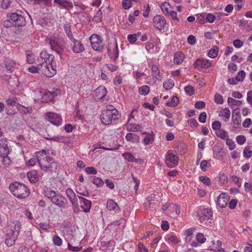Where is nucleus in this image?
<instances>
[{"mask_svg": "<svg viewBox=\"0 0 252 252\" xmlns=\"http://www.w3.org/2000/svg\"><path fill=\"white\" fill-rule=\"evenodd\" d=\"M18 238V234H14L13 232H9L6 235L5 243L8 247H11Z\"/></svg>", "mask_w": 252, "mask_h": 252, "instance_id": "obj_21", "label": "nucleus"}, {"mask_svg": "<svg viewBox=\"0 0 252 252\" xmlns=\"http://www.w3.org/2000/svg\"><path fill=\"white\" fill-rule=\"evenodd\" d=\"M211 62L207 60H204L203 59H198L193 63V66L194 68H197L198 70L202 68H207L211 66Z\"/></svg>", "mask_w": 252, "mask_h": 252, "instance_id": "obj_16", "label": "nucleus"}, {"mask_svg": "<svg viewBox=\"0 0 252 252\" xmlns=\"http://www.w3.org/2000/svg\"><path fill=\"white\" fill-rule=\"evenodd\" d=\"M166 239L169 242L174 244H177L179 242L178 238L176 236L172 234L168 235L166 237Z\"/></svg>", "mask_w": 252, "mask_h": 252, "instance_id": "obj_49", "label": "nucleus"}, {"mask_svg": "<svg viewBox=\"0 0 252 252\" xmlns=\"http://www.w3.org/2000/svg\"><path fill=\"white\" fill-rule=\"evenodd\" d=\"M221 123L219 121H215L212 125V128L215 130H219L221 128Z\"/></svg>", "mask_w": 252, "mask_h": 252, "instance_id": "obj_50", "label": "nucleus"}, {"mask_svg": "<svg viewBox=\"0 0 252 252\" xmlns=\"http://www.w3.org/2000/svg\"><path fill=\"white\" fill-rule=\"evenodd\" d=\"M127 130L129 131H138L139 130L140 126L139 125L128 123L126 125Z\"/></svg>", "mask_w": 252, "mask_h": 252, "instance_id": "obj_31", "label": "nucleus"}, {"mask_svg": "<svg viewBox=\"0 0 252 252\" xmlns=\"http://www.w3.org/2000/svg\"><path fill=\"white\" fill-rule=\"evenodd\" d=\"M211 166L210 163L206 160H203L200 163V168L203 171H206L208 167Z\"/></svg>", "mask_w": 252, "mask_h": 252, "instance_id": "obj_42", "label": "nucleus"}, {"mask_svg": "<svg viewBox=\"0 0 252 252\" xmlns=\"http://www.w3.org/2000/svg\"><path fill=\"white\" fill-rule=\"evenodd\" d=\"M73 43L72 50L74 53H80L85 50L84 46L80 41L77 39L73 40Z\"/></svg>", "mask_w": 252, "mask_h": 252, "instance_id": "obj_23", "label": "nucleus"}, {"mask_svg": "<svg viewBox=\"0 0 252 252\" xmlns=\"http://www.w3.org/2000/svg\"><path fill=\"white\" fill-rule=\"evenodd\" d=\"M244 156L246 158H250L252 156V151L248 147H246L243 151Z\"/></svg>", "mask_w": 252, "mask_h": 252, "instance_id": "obj_57", "label": "nucleus"}, {"mask_svg": "<svg viewBox=\"0 0 252 252\" xmlns=\"http://www.w3.org/2000/svg\"><path fill=\"white\" fill-rule=\"evenodd\" d=\"M58 93L57 92H50L42 89L40 91L41 101L43 103L51 101L54 99V97L57 95Z\"/></svg>", "mask_w": 252, "mask_h": 252, "instance_id": "obj_10", "label": "nucleus"}, {"mask_svg": "<svg viewBox=\"0 0 252 252\" xmlns=\"http://www.w3.org/2000/svg\"><path fill=\"white\" fill-rule=\"evenodd\" d=\"M137 36L136 34H129L127 36V39L130 43L133 44L137 40Z\"/></svg>", "mask_w": 252, "mask_h": 252, "instance_id": "obj_59", "label": "nucleus"}, {"mask_svg": "<svg viewBox=\"0 0 252 252\" xmlns=\"http://www.w3.org/2000/svg\"><path fill=\"white\" fill-rule=\"evenodd\" d=\"M205 15V13H202L198 16L197 20H198V22L200 24H203L206 23V17Z\"/></svg>", "mask_w": 252, "mask_h": 252, "instance_id": "obj_60", "label": "nucleus"}, {"mask_svg": "<svg viewBox=\"0 0 252 252\" xmlns=\"http://www.w3.org/2000/svg\"><path fill=\"white\" fill-rule=\"evenodd\" d=\"M46 119L51 124L55 126H59L62 122L61 116L57 113L48 112L46 114Z\"/></svg>", "mask_w": 252, "mask_h": 252, "instance_id": "obj_11", "label": "nucleus"}, {"mask_svg": "<svg viewBox=\"0 0 252 252\" xmlns=\"http://www.w3.org/2000/svg\"><path fill=\"white\" fill-rule=\"evenodd\" d=\"M11 3V0H2L1 3V6L2 8L6 9L10 7Z\"/></svg>", "mask_w": 252, "mask_h": 252, "instance_id": "obj_52", "label": "nucleus"}, {"mask_svg": "<svg viewBox=\"0 0 252 252\" xmlns=\"http://www.w3.org/2000/svg\"><path fill=\"white\" fill-rule=\"evenodd\" d=\"M229 196L225 193H222L218 196L217 203L220 208H224L227 205Z\"/></svg>", "mask_w": 252, "mask_h": 252, "instance_id": "obj_20", "label": "nucleus"}, {"mask_svg": "<svg viewBox=\"0 0 252 252\" xmlns=\"http://www.w3.org/2000/svg\"><path fill=\"white\" fill-rule=\"evenodd\" d=\"M233 182L238 187H240L242 184V179L237 176H233L232 177Z\"/></svg>", "mask_w": 252, "mask_h": 252, "instance_id": "obj_56", "label": "nucleus"}, {"mask_svg": "<svg viewBox=\"0 0 252 252\" xmlns=\"http://www.w3.org/2000/svg\"><path fill=\"white\" fill-rule=\"evenodd\" d=\"M123 7L125 9L130 8L132 6L131 0H124L122 2Z\"/></svg>", "mask_w": 252, "mask_h": 252, "instance_id": "obj_54", "label": "nucleus"}, {"mask_svg": "<svg viewBox=\"0 0 252 252\" xmlns=\"http://www.w3.org/2000/svg\"><path fill=\"white\" fill-rule=\"evenodd\" d=\"M107 93V90L104 86H99L95 90L94 96L96 99H102L106 96Z\"/></svg>", "mask_w": 252, "mask_h": 252, "instance_id": "obj_18", "label": "nucleus"}, {"mask_svg": "<svg viewBox=\"0 0 252 252\" xmlns=\"http://www.w3.org/2000/svg\"><path fill=\"white\" fill-rule=\"evenodd\" d=\"M198 219L201 223L208 226L212 220L213 213L209 208H203L197 212Z\"/></svg>", "mask_w": 252, "mask_h": 252, "instance_id": "obj_6", "label": "nucleus"}, {"mask_svg": "<svg viewBox=\"0 0 252 252\" xmlns=\"http://www.w3.org/2000/svg\"><path fill=\"white\" fill-rule=\"evenodd\" d=\"M43 74L48 77H53L56 74V70L54 68L50 62L48 63L47 68L43 70Z\"/></svg>", "mask_w": 252, "mask_h": 252, "instance_id": "obj_24", "label": "nucleus"}, {"mask_svg": "<svg viewBox=\"0 0 252 252\" xmlns=\"http://www.w3.org/2000/svg\"><path fill=\"white\" fill-rule=\"evenodd\" d=\"M11 229L9 232H13L14 234H18L19 235L21 230V223L18 221L13 222L11 225Z\"/></svg>", "mask_w": 252, "mask_h": 252, "instance_id": "obj_27", "label": "nucleus"}, {"mask_svg": "<svg viewBox=\"0 0 252 252\" xmlns=\"http://www.w3.org/2000/svg\"><path fill=\"white\" fill-rule=\"evenodd\" d=\"M37 160L40 168L45 172H55L58 169V163L52 157H49L45 150L36 152Z\"/></svg>", "mask_w": 252, "mask_h": 252, "instance_id": "obj_1", "label": "nucleus"}, {"mask_svg": "<svg viewBox=\"0 0 252 252\" xmlns=\"http://www.w3.org/2000/svg\"><path fill=\"white\" fill-rule=\"evenodd\" d=\"M107 208L110 211L113 210L115 212H118L120 211V207L117 203L112 199L107 201Z\"/></svg>", "mask_w": 252, "mask_h": 252, "instance_id": "obj_26", "label": "nucleus"}, {"mask_svg": "<svg viewBox=\"0 0 252 252\" xmlns=\"http://www.w3.org/2000/svg\"><path fill=\"white\" fill-rule=\"evenodd\" d=\"M108 55L110 58L115 61L119 55V51L117 43L116 42L111 43L107 48Z\"/></svg>", "mask_w": 252, "mask_h": 252, "instance_id": "obj_14", "label": "nucleus"}, {"mask_svg": "<svg viewBox=\"0 0 252 252\" xmlns=\"http://www.w3.org/2000/svg\"><path fill=\"white\" fill-rule=\"evenodd\" d=\"M227 103L229 106H240L242 104V102L241 100H237L232 97H228Z\"/></svg>", "mask_w": 252, "mask_h": 252, "instance_id": "obj_36", "label": "nucleus"}, {"mask_svg": "<svg viewBox=\"0 0 252 252\" xmlns=\"http://www.w3.org/2000/svg\"><path fill=\"white\" fill-rule=\"evenodd\" d=\"M44 195L50 201L58 207L65 208L68 205L66 199L62 194L58 193L53 190H48L45 192Z\"/></svg>", "mask_w": 252, "mask_h": 252, "instance_id": "obj_3", "label": "nucleus"}, {"mask_svg": "<svg viewBox=\"0 0 252 252\" xmlns=\"http://www.w3.org/2000/svg\"><path fill=\"white\" fill-rule=\"evenodd\" d=\"M78 199L79 206L83 209V211L85 213L90 212L92 206L91 201L82 196H78Z\"/></svg>", "mask_w": 252, "mask_h": 252, "instance_id": "obj_15", "label": "nucleus"}, {"mask_svg": "<svg viewBox=\"0 0 252 252\" xmlns=\"http://www.w3.org/2000/svg\"><path fill=\"white\" fill-rule=\"evenodd\" d=\"M196 239L200 243H204L206 241V238L204 237V235L201 233H198L196 235Z\"/></svg>", "mask_w": 252, "mask_h": 252, "instance_id": "obj_58", "label": "nucleus"}, {"mask_svg": "<svg viewBox=\"0 0 252 252\" xmlns=\"http://www.w3.org/2000/svg\"><path fill=\"white\" fill-rule=\"evenodd\" d=\"M226 144L228 146L229 149L230 150L234 149L236 147L234 142L229 139V137L226 140Z\"/></svg>", "mask_w": 252, "mask_h": 252, "instance_id": "obj_53", "label": "nucleus"}, {"mask_svg": "<svg viewBox=\"0 0 252 252\" xmlns=\"http://www.w3.org/2000/svg\"><path fill=\"white\" fill-rule=\"evenodd\" d=\"M9 148L8 146L7 141L4 139L0 140V157L8 156L9 153Z\"/></svg>", "mask_w": 252, "mask_h": 252, "instance_id": "obj_19", "label": "nucleus"}, {"mask_svg": "<svg viewBox=\"0 0 252 252\" xmlns=\"http://www.w3.org/2000/svg\"><path fill=\"white\" fill-rule=\"evenodd\" d=\"M232 121L233 123V126L235 128H237L240 125L241 122V116L238 115L237 116H232Z\"/></svg>", "mask_w": 252, "mask_h": 252, "instance_id": "obj_39", "label": "nucleus"}, {"mask_svg": "<svg viewBox=\"0 0 252 252\" xmlns=\"http://www.w3.org/2000/svg\"><path fill=\"white\" fill-rule=\"evenodd\" d=\"M27 176L32 183H35L39 180V175L36 170H32L27 173Z\"/></svg>", "mask_w": 252, "mask_h": 252, "instance_id": "obj_25", "label": "nucleus"}, {"mask_svg": "<svg viewBox=\"0 0 252 252\" xmlns=\"http://www.w3.org/2000/svg\"><path fill=\"white\" fill-rule=\"evenodd\" d=\"M150 91V88L147 86L144 85L141 87L139 89V92L141 94L146 95L148 94Z\"/></svg>", "mask_w": 252, "mask_h": 252, "instance_id": "obj_41", "label": "nucleus"}, {"mask_svg": "<svg viewBox=\"0 0 252 252\" xmlns=\"http://www.w3.org/2000/svg\"><path fill=\"white\" fill-rule=\"evenodd\" d=\"M218 54V49L217 47L214 46L211 49H210L208 53V55L211 58H216Z\"/></svg>", "mask_w": 252, "mask_h": 252, "instance_id": "obj_37", "label": "nucleus"}, {"mask_svg": "<svg viewBox=\"0 0 252 252\" xmlns=\"http://www.w3.org/2000/svg\"><path fill=\"white\" fill-rule=\"evenodd\" d=\"M185 58V55L183 53L177 52L174 55V62L176 64H180L182 63Z\"/></svg>", "mask_w": 252, "mask_h": 252, "instance_id": "obj_29", "label": "nucleus"}, {"mask_svg": "<svg viewBox=\"0 0 252 252\" xmlns=\"http://www.w3.org/2000/svg\"><path fill=\"white\" fill-rule=\"evenodd\" d=\"M54 59V56L51 54H49L47 52L43 51L41 52L39 56L38 57L37 61L38 62L43 61H48L51 62Z\"/></svg>", "mask_w": 252, "mask_h": 252, "instance_id": "obj_22", "label": "nucleus"}, {"mask_svg": "<svg viewBox=\"0 0 252 252\" xmlns=\"http://www.w3.org/2000/svg\"><path fill=\"white\" fill-rule=\"evenodd\" d=\"M246 137L243 135H239L236 137V141L240 145L243 144L246 142Z\"/></svg>", "mask_w": 252, "mask_h": 252, "instance_id": "obj_62", "label": "nucleus"}, {"mask_svg": "<svg viewBox=\"0 0 252 252\" xmlns=\"http://www.w3.org/2000/svg\"><path fill=\"white\" fill-rule=\"evenodd\" d=\"M90 40L94 50L100 52L103 49L104 44L100 35L96 34H92L90 37Z\"/></svg>", "mask_w": 252, "mask_h": 252, "instance_id": "obj_8", "label": "nucleus"}, {"mask_svg": "<svg viewBox=\"0 0 252 252\" xmlns=\"http://www.w3.org/2000/svg\"><path fill=\"white\" fill-rule=\"evenodd\" d=\"M174 86V81L171 79H169L166 81H164L163 83V87L166 90L172 89Z\"/></svg>", "mask_w": 252, "mask_h": 252, "instance_id": "obj_34", "label": "nucleus"}, {"mask_svg": "<svg viewBox=\"0 0 252 252\" xmlns=\"http://www.w3.org/2000/svg\"><path fill=\"white\" fill-rule=\"evenodd\" d=\"M46 41L50 44V48L60 56L64 52L65 42L63 38L59 34H54L46 38Z\"/></svg>", "mask_w": 252, "mask_h": 252, "instance_id": "obj_2", "label": "nucleus"}, {"mask_svg": "<svg viewBox=\"0 0 252 252\" xmlns=\"http://www.w3.org/2000/svg\"><path fill=\"white\" fill-rule=\"evenodd\" d=\"M216 134L218 137H220L223 140H226L229 137L227 132L223 129H220L218 131L216 132Z\"/></svg>", "mask_w": 252, "mask_h": 252, "instance_id": "obj_33", "label": "nucleus"}, {"mask_svg": "<svg viewBox=\"0 0 252 252\" xmlns=\"http://www.w3.org/2000/svg\"><path fill=\"white\" fill-rule=\"evenodd\" d=\"M153 23L154 26L156 29L161 30L165 27L166 21L162 15H156L153 18Z\"/></svg>", "mask_w": 252, "mask_h": 252, "instance_id": "obj_12", "label": "nucleus"}, {"mask_svg": "<svg viewBox=\"0 0 252 252\" xmlns=\"http://www.w3.org/2000/svg\"><path fill=\"white\" fill-rule=\"evenodd\" d=\"M4 79L7 81L8 85L12 88H17L19 85L18 78L14 74L10 76L5 75Z\"/></svg>", "mask_w": 252, "mask_h": 252, "instance_id": "obj_17", "label": "nucleus"}, {"mask_svg": "<svg viewBox=\"0 0 252 252\" xmlns=\"http://www.w3.org/2000/svg\"><path fill=\"white\" fill-rule=\"evenodd\" d=\"M219 116L220 117H224L225 119L224 121L226 122L230 118V111L228 108H225L220 111Z\"/></svg>", "mask_w": 252, "mask_h": 252, "instance_id": "obj_30", "label": "nucleus"}, {"mask_svg": "<svg viewBox=\"0 0 252 252\" xmlns=\"http://www.w3.org/2000/svg\"><path fill=\"white\" fill-rule=\"evenodd\" d=\"M16 64L15 62L12 61L10 62H7L5 64L6 69L9 70L10 72H12L14 70L15 67L16 66Z\"/></svg>", "mask_w": 252, "mask_h": 252, "instance_id": "obj_44", "label": "nucleus"}, {"mask_svg": "<svg viewBox=\"0 0 252 252\" xmlns=\"http://www.w3.org/2000/svg\"><path fill=\"white\" fill-rule=\"evenodd\" d=\"M37 64V68L38 69L39 72H41L43 73V70L47 68V66L48 65V63L47 61H43L39 62Z\"/></svg>", "mask_w": 252, "mask_h": 252, "instance_id": "obj_40", "label": "nucleus"}, {"mask_svg": "<svg viewBox=\"0 0 252 252\" xmlns=\"http://www.w3.org/2000/svg\"><path fill=\"white\" fill-rule=\"evenodd\" d=\"M85 171L88 174H93L95 175L97 173L96 170L92 166L87 167Z\"/></svg>", "mask_w": 252, "mask_h": 252, "instance_id": "obj_63", "label": "nucleus"}, {"mask_svg": "<svg viewBox=\"0 0 252 252\" xmlns=\"http://www.w3.org/2000/svg\"><path fill=\"white\" fill-rule=\"evenodd\" d=\"M152 71L153 75L155 76H157L159 73L158 67L157 65L154 64L152 66Z\"/></svg>", "mask_w": 252, "mask_h": 252, "instance_id": "obj_64", "label": "nucleus"}, {"mask_svg": "<svg viewBox=\"0 0 252 252\" xmlns=\"http://www.w3.org/2000/svg\"><path fill=\"white\" fill-rule=\"evenodd\" d=\"M179 161L178 157L172 153H168L166 155L165 163L166 165L173 168L177 165Z\"/></svg>", "mask_w": 252, "mask_h": 252, "instance_id": "obj_13", "label": "nucleus"}, {"mask_svg": "<svg viewBox=\"0 0 252 252\" xmlns=\"http://www.w3.org/2000/svg\"><path fill=\"white\" fill-rule=\"evenodd\" d=\"M123 156L129 162H137L138 159L130 153L126 152L123 154Z\"/></svg>", "mask_w": 252, "mask_h": 252, "instance_id": "obj_32", "label": "nucleus"}, {"mask_svg": "<svg viewBox=\"0 0 252 252\" xmlns=\"http://www.w3.org/2000/svg\"><path fill=\"white\" fill-rule=\"evenodd\" d=\"M118 110H104L100 115V120L102 124L108 125L112 123L113 120L115 121L119 118Z\"/></svg>", "mask_w": 252, "mask_h": 252, "instance_id": "obj_5", "label": "nucleus"}, {"mask_svg": "<svg viewBox=\"0 0 252 252\" xmlns=\"http://www.w3.org/2000/svg\"><path fill=\"white\" fill-rule=\"evenodd\" d=\"M244 186L246 191L247 192H250L252 195V182H246Z\"/></svg>", "mask_w": 252, "mask_h": 252, "instance_id": "obj_61", "label": "nucleus"}, {"mask_svg": "<svg viewBox=\"0 0 252 252\" xmlns=\"http://www.w3.org/2000/svg\"><path fill=\"white\" fill-rule=\"evenodd\" d=\"M93 183L96 185L97 187H102L104 184L101 179L97 177H94L93 180Z\"/></svg>", "mask_w": 252, "mask_h": 252, "instance_id": "obj_51", "label": "nucleus"}, {"mask_svg": "<svg viewBox=\"0 0 252 252\" xmlns=\"http://www.w3.org/2000/svg\"><path fill=\"white\" fill-rule=\"evenodd\" d=\"M185 92L188 94L189 95H191L194 94V89L193 87L191 86H187L185 87Z\"/></svg>", "mask_w": 252, "mask_h": 252, "instance_id": "obj_55", "label": "nucleus"}, {"mask_svg": "<svg viewBox=\"0 0 252 252\" xmlns=\"http://www.w3.org/2000/svg\"><path fill=\"white\" fill-rule=\"evenodd\" d=\"M199 180L200 181H201L204 184H205L206 186H209L211 185L210 179L206 176H200Z\"/></svg>", "mask_w": 252, "mask_h": 252, "instance_id": "obj_46", "label": "nucleus"}, {"mask_svg": "<svg viewBox=\"0 0 252 252\" xmlns=\"http://www.w3.org/2000/svg\"><path fill=\"white\" fill-rule=\"evenodd\" d=\"M246 74L244 71L241 70L239 72L238 75L236 77V79L238 82H242L244 79Z\"/></svg>", "mask_w": 252, "mask_h": 252, "instance_id": "obj_48", "label": "nucleus"}, {"mask_svg": "<svg viewBox=\"0 0 252 252\" xmlns=\"http://www.w3.org/2000/svg\"><path fill=\"white\" fill-rule=\"evenodd\" d=\"M65 192L67 197L70 201L74 212L76 213L79 211L78 196H77L74 191L70 188L66 189Z\"/></svg>", "mask_w": 252, "mask_h": 252, "instance_id": "obj_7", "label": "nucleus"}, {"mask_svg": "<svg viewBox=\"0 0 252 252\" xmlns=\"http://www.w3.org/2000/svg\"><path fill=\"white\" fill-rule=\"evenodd\" d=\"M9 189L13 195L18 198H26L30 194V190L28 187L19 182L10 184Z\"/></svg>", "mask_w": 252, "mask_h": 252, "instance_id": "obj_4", "label": "nucleus"}, {"mask_svg": "<svg viewBox=\"0 0 252 252\" xmlns=\"http://www.w3.org/2000/svg\"><path fill=\"white\" fill-rule=\"evenodd\" d=\"M205 16L206 17V22H208L211 23H213L216 19V16L211 13H205Z\"/></svg>", "mask_w": 252, "mask_h": 252, "instance_id": "obj_47", "label": "nucleus"}, {"mask_svg": "<svg viewBox=\"0 0 252 252\" xmlns=\"http://www.w3.org/2000/svg\"><path fill=\"white\" fill-rule=\"evenodd\" d=\"M179 102V98L177 96H174L172 97L170 101L166 103L168 106L175 107L177 105Z\"/></svg>", "mask_w": 252, "mask_h": 252, "instance_id": "obj_38", "label": "nucleus"}, {"mask_svg": "<svg viewBox=\"0 0 252 252\" xmlns=\"http://www.w3.org/2000/svg\"><path fill=\"white\" fill-rule=\"evenodd\" d=\"M27 61L29 63H33L35 62V56L30 51L26 52Z\"/></svg>", "mask_w": 252, "mask_h": 252, "instance_id": "obj_35", "label": "nucleus"}, {"mask_svg": "<svg viewBox=\"0 0 252 252\" xmlns=\"http://www.w3.org/2000/svg\"><path fill=\"white\" fill-rule=\"evenodd\" d=\"M160 8L162 12L167 15L173 9V8L167 2H163L161 5Z\"/></svg>", "mask_w": 252, "mask_h": 252, "instance_id": "obj_28", "label": "nucleus"}, {"mask_svg": "<svg viewBox=\"0 0 252 252\" xmlns=\"http://www.w3.org/2000/svg\"><path fill=\"white\" fill-rule=\"evenodd\" d=\"M10 19L14 27H23L26 25V21L24 16L16 13H12L10 16Z\"/></svg>", "mask_w": 252, "mask_h": 252, "instance_id": "obj_9", "label": "nucleus"}, {"mask_svg": "<svg viewBox=\"0 0 252 252\" xmlns=\"http://www.w3.org/2000/svg\"><path fill=\"white\" fill-rule=\"evenodd\" d=\"M214 101L217 104H222L223 103V99L222 96L220 94H216L214 96Z\"/></svg>", "mask_w": 252, "mask_h": 252, "instance_id": "obj_43", "label": "nucleus"}, {"mask_svg": "<svg viewBox=\"0 0 252 252\" xmlns=\"http://www.w3.org/2000/svg\"><path fill=\"white\" fill-rule=\"evenodd\" d=\"M53 241L54 244L57 246H61L62 244V239L58 235H54L53 237Z\"/></svg>", "mask_w": 252, "mask_h": 252, "instance_id": "obj_45", "label": "nucleus"}]
</instances>
